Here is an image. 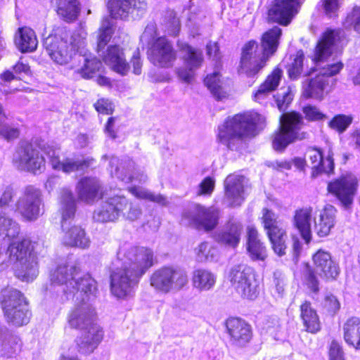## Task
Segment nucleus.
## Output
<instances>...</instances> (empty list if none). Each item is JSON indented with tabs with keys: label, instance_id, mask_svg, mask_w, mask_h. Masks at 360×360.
<instances>
[{
	"label": "nucleus",
	"instance_id": "1",
	"mask_svg": "<svg viewBox=\"0 0 360 360\" xmlns=\"http://www.w3.org/2000/svg\"><path fill=\"white\" fill-rule=\"evenodd\" d=\"M340 39V32L328 30L318 41L314 53V60L317 64L315 75L303 82L302 95L305 98L322 100L333 89L335 79L333 76L338 74L344 65L340 60L327 61L333 53L335 44Z\"/></svg>",
	"mask_w": 360,
	"mask_h": 360
},
{
	"label": "nucleus",
	"instance_id": "2",
	"mask_svg": "<svg viewBox=\"0 0 360 360\" xmlns=\"http://www.w3.org/2000/svg\"><path fill=\"white\" fill-rule=\"evenodd\" d=\"M94 293L95 292H92L87 296L84 295V299L81 300L72 299L75 302V306L69 311L67 316V321L70 328L83 331L77 340V345L79 352L86 354L92 353L103 337L102 328L95 323V309L89 303Z\"/></svg>",
	"mask_w": 360,
	"mask_h": 360
},
{
	"label": "nucleus",
	"instance_id": "3",
	"mask_svg": "<svg viewBox=\"0 0 360 360\" xmlns=\"http://www.w3.org/2000/svg\"><path fill=\"white\" fill-rule=\"evenodd\" d=\"M44 46L55 63L66 65L74 56L85 54L86 34L72 32L65 27H58L44 39Z\"/></svg>",
	"mask_w": 360,
	"mask_h": 360
},
{
	"label": "nucleus",
	"instance_id": "4",
	"mask_svg": "<svg viewBox=\"0 0 360 360\" xmlns=\"http://www.w3.org/2000/svg\"><path fill=\"white\" fill-rule=\"evenodd\" d=\"M282 30L275 26L265 32L259 46L256 41H250L243 48L240 68L248 76L255 75L277 50Z\"/></svg>",
	"mask_w": 360,
	"mask_h": 360
},
{
	"label": "nucleus",
	"instance_id": "5",
	"mask_svg": "<svg viewBox=\"0 0 360 360\" xmlns=\"http://www.w3.org/2000/svg\"><path fill=\"white\" fill-rule=\"evenodd\" d=\"M52 284L63 285L65 298L63 301L75 299L81 300L96 292V281L89 274H83L76 266L59 265L50 273Z\"/></svg>",
	"mask_w": 360,
	"mask_h": 360
},
{
	"label": "nucleus",
	"instance_id": "6",
	"mask_svg": "<svg viewBox=\"0 0 360 360\" xmlns=\"http://www.w3.org/2000/svg\"><path fill=\"white\" fill-rule=\"evenodd\" d=\"M255 117L250 114H238L228 118L218 128L217 139L231 150H238L243 140L256 135Z\"/></svg>",
	"mask_w": 360,
	"mask_h": 360
},
{
	"label": "nucleus",
	"instance_id": "7",
	"mask_svg": "<svg viewBox=\"0 0 360 360\" xmlns=\"http://www.w3.org/2000/svg\"><path fill=\"white\" fill-rule=\"evenodd\" d=\"M60 204L63 243L70 247L88 248L90 245V240L86 236L84 230L79 226L71 224V219L74 217L76 211V205L73 194L68 188L61 190Z\"/></svg>",
	"mask_w": 360,
	"mask_h": 360
},
{
	"label": "nucleus",
	"instance_id": "8",
	"mask_svg": "<svg viewBox=\"0 0 360 360\" xmlns=\"http://www.w3.org/2000/svg\"><path fill=\"white\" fill-rule=\"evenodd\" d=\"M142 210L124 195H116L103 201L94 213V219L98 222H115L120 217L129 221L138 220Z\"/></svg>",
	"mask_w": 360,
	"mask_h": 360
},
{
	"label": "nucleus",
	"instance_id": "9",
	"mask_svg": "<svg viewBox=\"0 0 360 360\" xmlns=\"http://www.w3.org/2000/svg\"><path fill=\"white\" fill-rule=\"evenodd\" d=\"M14 262V273L22 281H32L39 274L38 262L32 253V245L29 238L13 241L8 246Z\"/></svg>",
	"mask_w": 360,
	"mask_h": 360
},
{
	"label": "nucleus",
	"instance_id": "10",
	"mask_svg": "<svg viewBox=\"0 0 360 360\" xmlns=\"http://www.w3.org/2000/svg\"><path fill=\"white\" fill-rule=\"evenodd\" d=\"M0 302L6 321L15 326L29 323L31 312L23 294L14 288L1 290Z\"/></svg>",
	"mask_w": 360,
	"mask_h": 360
},
{
	"label": "nucleus",
	"instance_id": "11",
	"mask_svg": "<svg viewBox=\"0 0 360 360\" xmlns=\"http://www.w3.org/2000/svg\"><path fill=\"white\" fill-rule=\"evenodd\" d=\"M279 121V128L275 132L272 141L274 150H283L291 143L307 138V133L302 131L304 120L301 114L296 112L283 113Z\"/></svg>",
	"mask_w": 360,
	"mask_h": 360
},
{
	"label": "nucleus",
	"instance_id": "12",
	"mask_svg": "<svg viewBox=\"0 0 360 360\" xmlns=\"http://www.w3.org/2000/svg\"><path fill=\"white\" fill-rule=\"evenodd\" d=\"M188 283L187 274L178 268L165 266L155 270L150 277V286L158 292H178Z\"/></svg>",
	"mask_w": 360,
	"mask_h": 360
},
{
	"label": "nucleus",
	"instance_id": "13",
	"mask_svg": "<svg viewBox=\"0 0 360 360\" xmlns=\"http://www.w3.org/2000/svg\"><path fill=\"white\" fill-rule=\"evenodd\" d=\"M121 266L144 274L153 264V252L147 248L122 245L117 252Z\"/></svg>",
	"mask_w": 360,
	"mask_h": 360
},
{
	"label": "nucleus",
	"instance_id": "14",
	"mask_svg": "<svg viewBox=\"0 0 360 360\" xmlns=\"http://www.w3.org/2000/svg\"><path fill=\"white\" fill-rule=\"evenodd\" d=\"M221 211L214 206L195 204L182 214V220L198 230L210 231L219 224Z\"/></svg>",
	"mask_w": 360,
	"mask_h": 360
},
{
	"label": "nucleus",
	"instance_id": "15",
	"mask_svg": "<svg viewBox=\"0 0 360 360\" xmlns=\"http://www.w3.org/2000/svg\"><path fill=\"white\" fill-rule=\"evenodd\" d=\"M229 278L237 293L243 298L254 300L258 295V284L253 269L246 264L233 266Z\"/></svg>",
	"mask_w": 360,
	"mask_h": 360
},
{
	"label": "nucleus",
	"instance_id": "16",
	"mask_svg": "<svg viewBox=\"0 0 360 360\" xmlns=\"http://www.w3.org/2000/svg\"><path fill=\"white\" fill-rule=\"evenodd\" d=\"M16 210L27 221L37 220L44 211L41 191L32 185L25 186L15 204Z\"/></svg>",
	"mask_w": 360,
	"mask_h": 360
},
{
	"label": "nucleus",
	"instance_id": "17",
	"mask_svg": "<svg viewBox=\"0 0 360 360\" xmlns=\"http://www.w3.org/2000/svg\"><path fill=\"white\" fill-rule=\"evenodd\" d=\"M12 162L18 170L34 174L41 173L45 167L44 157L28 143H22L18 146L13 155Z\"/></svg>",
	"mask_w": 360,
	"mask_h": 360
},
{
	"label": "nucleus",
	"instance_id": "18",
	"mask_svg": "<svg viewBox=\"0 0 360 360\" xmlns=\"http://www.w3.org/2000/svg\"><path fill=\"white\" fill-rule=\"evenodd\" d=\"M143 275L127 268H117L110 275L111 293L117 299L125 300L132 297Z\"/></svg>",
	"mask_w": 360,
	"mask_h": 360
},
{
	"label": "nucleus",
	"instance_id": "19",
	"mask_svg": "<svg viewBox=\"0 0 360 360\" xmlns=\"http://www.w3.org/2000/svg\"><path fill=\"white\" fill-rule=\"evenodd\" d=\"M262 223L270 240L271 248L279 257L285 255L287 233L278 221L277 215L267 208L262 210Z\"/></svg>",
	"mask_w": 360,
	"mask_h": 360
},
{
	"label": "nucleus",
	"instance_id": "20",
	"mask_svg": "<svg viewBox=\"0 0 360 360\" xmlns=\"http://www.w3.org/2000/svg\"><path fill=\"white\" fill-rule=\"evenodd\" d=\"M109 165L110 168L108 169L110 174L124 183L129 184L136 181L142 184L148 179L147 175L136 168L135 163L129 158L120 160L116 157H112Z\"/></svg>",
	"mask_w": 360,
	"mask_h": 360
},
{
	"label": "nucleus",
	"instance_id": "21",
	"mask_svg": "<svg viewBox=\"0 0 360 360\" xmlns=\"http://www.w3.org/2000/svg\"><path fill=\"white\" fill-rule=\"evenodd\" d=\"M358 187V179L352 174H346L330 181L328 191L335 196L342 204L347 207L352 203Z\"/></svg>",
	"mask_w": 360,
	"mask_h": 360
},
{
	"label": "nucleus",
	"instance_id": "22",
	"mask_svg": "<svg viewBox=\"0 0 360 360\" xmlns=\"http://www.w3.org/2000/svg\"><path fill=\"white\" fill-rule=\"evenodd\" d=\"M45 153L50 158V162L54 169L69 174L83 170L89 167L94 162L93 158H66L63 160L59 158V150L49 146L45 148Z\"/></svg>",
	"mask_w": 360,
	"mask_h": 360
},
{
	"label": "nucleus",
	"instance_id": "23",
	"mask_svg": "<svg viewBox=\"0 0 360 360\" xmlns=\"http://www.w3.org/2000/svg\"><path fill=\"white\" fill-rule=\"evenodd\" d=\"M148 58L156 66L168 68L176 60V53L165 37H159L151 44L148 50Z\"/></svg>",
	"mask_w": 360,
	"mask_h": 360
},
{
	"label": "nucleus",
	"instance_id": "24",
	"mask_svg": "<svg viewBox=\"0 0 360 360\" xmlns=\"http://www.w3.org/2000/svg\"><path fill=\"white\" fill-rule=\"evenodd\" d=\"M146 0H110L108 8L114 18L124 19L129 15L133 17L142 15L147 9Z\"/></svg>",
	"mask_w": 360,
	"mask_h": 360
},
{
	"label": "nucleus",
	"instance_id": "25",
	"mask_svg": "<svg viewBox=\"0 0 360 360\" xmlns=\"http://www.w3.org/2000/svg\"><path fill=\"white\" fill-rule=\"evenodd\" d=\"M300 6V0H274L268 12L269 20L288 25L298 13Z\"/></svg>",
	"mask_w": 360,
	"mask_h": 360
},
{
	"label": "nucleus",
	"instance_id": "26",
	"mask_svg": "<svg viewBox=\"0 0 360 360\" xmlns=\"http://www.w3.org/2000/svg\"><path fill=\"white\" fill-rule=\"evenodd\" d=\"M78 198L86 203L92 204L101 199L105 191L101 181L96 177H84L77 184Z\"/></svg>",
	"mask_w": 360,
	"mask_h": 360
},
{
	"label": "nucleus",
	"instance_id": "27",
	"mask_svg": "<svg viewBox=\"0 0 360 360\" xmlns=\"http://www.w3.org/2000/svg\"><path fill=\"white\" fill-rule=\"evenodd\" d=\"M182 52L186 68L178 70L179 77L186 82H190L193 76V70L200 66L202 62V52L195 49L186 43H178Z\"/></svg>",
	"mask_w": 360,
	"mask_h": 360
},
{
	"label": "nucleus",
	"instance_id": "28",
	"mask_svg": "<svg viewBox=\"0 0 360 360\" xmlns=\"http://www.w3.org/2000/svg\"><path fill=\"white\" fill-rule=\"evenodd\" d=\"M245 177L238 174H230L224 181L225 201L229 207L240 206L245 200Z\"/></svg>",
	"mask_w": 360,
	"mask_h": 360
},
{
	"label": "nucleus",
	"instance_id": "29",
	"mask_svg": "<svg viewBox=\"0 0 360 360\" xmlns=\"http://www.w3.org/2000/svg\"><path fill=\"white\" fill-rule=\"evenodd\" d=\"M98 54L104 63L113 71L121 75H127L129 65L127 62L124 50L120 46H108L105 50L103 49Z\"/></svg>",
	"mask_w": 360,
	"mask_h": 360
},
{
	"label": "nucleus",
	"instance_id": "30",
	"mask_svg": "<svg viewBox=\"0 0 360 360\" xmlns=\"http://www.w3.org/2000/svg\"><path fill=\"white\" fill-rule=\"evenodd\" d=\"M226 327L231 340L238 347H244L252 338L251 326L239 318H229L226 321Z\"/></svg>",
	"mask_w": 360,
	"mask_h": 360
},
{
	"label": "nucleus",
	"instance_id": "31",
	"mask_svg": "<svg viewBox=\"0 0 360 360\" xmlns=\"http://www.w3.org/2000/svg\"><path fill=\"white\" fill-rule=\"evenodd\" d=\"M308 167L312 169L311 176H317L321 173L330 174L334 169L333 154L329 153L326 160L323 159L322 153L316 148H309L305 153Z\"/></svg>",
	"mask_w": 360,
	"mask_h": 360
},
{
	"label": "nucleus",
	"instance_id": "32",
	"mask_svg": "<svg viewBox=\"0 0 360 360\" xmlns=\"http://www.w3.org/2000/svg\"><path fill=\"white\" fill-rule=\"evenodd\" d=\"M314 209L309 206L296 210L292 219L293 226L298 231L307 244L312 239L311 221L314 220Z\"/></svg>",
	"mask_w": 360,
	"mask_h": 360
},
{
	"label": "nucleus",
	"instance_id": "33",
	"mask_svg": "<svg viewBox=\"0 0 360 360\" xmlns=\"http://www.w3.org/2000/svg\"><path fill=\"white\" fill-rule=\"evenodd\" d=\"M315 271L320 276L327 279L335 278L340 272L338 264L332 259L328 252L318 250L313 256Z\"/></svg>",
	"mask_w": 360,
	"mask_h": 360
},
{
	"label": "nucleus",
	"instance_id": "34",
	"mask_svg": "<svg viewBox=\"0 0 360 360\" xmlns=\"http://www.w3.org/2000/svg\"><path fill=\"white\" fill-rule=\"evenodd\" d=\"M336 212V209L328 205L314 217V229L318 236L322 238L330 234L335 224Z\"/></svg>",
	"mask_w": 360,
	"mask_h": 360
},
{
	"label": "nucleus",
	"instance_id": "35",
	"mask_svg": "<svg viewBox=\"0 0 360 360\" xmlns=\"http://www.w3.org/2000/svg\"><path fill=\"white\" fill-rule=\"evenodd\" d=\"M242 231L243 226L240 223L230 221L224 229L216 234L215 239L219 244L235 248L240 240Z\"/></svg>",
	"mask_w": 360,
	"mask_h": 360
},
{
	"label": "nucleus",
	"instance_id": "36",
	"mask_svg": "<svg viewBox=\"0 0 360 360\" xmlns=\"http://www.w3.org/2000/svg\"><path fill=\"white\" fill-rule=\"evenodd\" d=\"M248 241L247 251L249 257L253 261L264 262L267 256L266 246L258 238V232L253 226L247 229Z\"/></svg>",
	"mask_w": 360,
	"mask_h": 360
},
{
	"label": "nucleus",
	"instance_id": "37",
	"mask_svg": "<svg viewBox=\"0 0 360 360\" xmlns=\"http://www.w3.org/2000/svg\"><path fill=\"white\" fill-rule=\"evenodd\" d=\"M14 42L18 50L22 53L34 51L38 44L35 32L27 27L18 29L15 34Z\"/></svg>",
	"mask_w": 360,
	"mask_h": 360
},
{
	"label": "nucleus",
	"instance_id": "38",
	"mask_svg": "<svg viewBox=\"0 0 360 360\" xmlns=\"http://www.w3.org/2000/svg\"><path fill=\"white\" fill-rule=\"evenodd\" d=\"M283 71L279 68H276L271 74H269L265 81L259 86L258 90L254 94V100L258 103H262L269 94L276 90L278 86Z\"/></svg>",
	"mask_w": 360,
	"mask_h": 360
},
{
	"label": "nucleus",
	"instance_id": "39",
	"mask_svg": "<svg viewBox=\"0 0 360 360\" xmlns=\"http://www.w3.org/2000/svg\"><path fill=\"white\" fill-rule=\"evenodd\" d=\"M345 342L356 349H360V319L352 317L343 325Z\"/></svg>",
	"mask_w": 360,
	"mask_h": 360
},
{
	"label": "nucleus",
	"instance_id": "40",
	"mask_svg": "<svg viewBox=\"0 0 360 360\" xmlns=\"http://www.w3.org/2000/svg\"><path fill=\"white\" fill-rule=\"evenodd\" d=\"M57 13L68 22L77 20L80 12L79 3L77 0H55Z\"/></svg>",
	"mask_w": 360,
	"mask_h": 360
},
{
	"label": "nucleus",
	"instance_id": "41",
	"mask_svg": "<svg viewBox=\"0 0 360 360\" xmlns=\"http://www.w3.org/2000/svg\"><path fill=\"white\" fill-rule=\"evenodd\" d=\"M300 316L306 330L312 333H316L321 328L320 321L316 311L311 307L309 302H304L300 306Z\"/></svg>",
	"mask_w": 360,
	"mask_h": 360
},
{
	"label": "nucleus",
	"instance_id": "42",
	"mask_svg": "<svg viewBox=\"0 0 360 360\" xmlns=\"http://www.w3.org/2000/svg\"><path fill=\"white\" fill-rule=\"evenodd\" d=\"M192 281L194 288L200 291H207L214 287L216 276L210 271L198 269L193 271Z\"/></svg>",
	"mask_w": 360,
	"mask_h": 360
},
{
	"label": "nucleus",
	"instance_id": "43",
	"mask_svg": "<svg viewBox=\"0 0 360 360\" xmlns=\"http://www.w3.org/2000/svg\"><path fill=\"white\" fill-rule=\"evenodd\" d=\"M205 84L216 99L222 100L227 97L225 86L220 79L219 72H214L207 75L205 79Z\"/></svg>",
	"mask_w": 360,
	"mask_h": 360
},
{
	"label": "nucleus",
	"instance_id": "44",
	"mask_svg": "<svg viewBox=\"0 0 360 360\" xmlns=\"http://www.w3.org/2000/svg\"><path fill=\"white\" fill-rule=\"evenodd\" d=\"M79 58H82L84 63V66L78 70L83 78H92L102 67L101 62L94 57L91 58L86 49L85 54H79Z\"/></svg>",
	"mask_w": 360,
	"mask_h": 360
},
{
	"label": "nucleus",
	"instance_id": "45",
	"mask_svg": "<svg viewBox=\"0 0 360 360\" xmlns=\"http://www.w3.org/2000/svg\"><path fill=\"white\" fill-rule=\"evenodd\" d=\"M20 231L19 224L5 213H0V236L15 238Z\"/></svg>",
	"mask_w": 360,
	"mask_h": 360
},
{
	"label": "nucleus",
	"instance_id": "46",
	"mask_svg": "<svg viewBox=\"0 0 360 360\" xmlns=\"http://www.w3.org/2000/svg\"><path fill=\"white\" fill-rule=\"evenodd\" d=\"M162 26L169 35L176 36L181 30V22L176 13L173 10H167L163 17Z\"/></svg>",
	"mask_w": 360,
	"mask_h": 360
},
{
	"label": "nucleus",
	"instance_id": "47",
	"mask_svg": "<svg viewBox=\"0 0 360 360\" xmlns=\"http://www.w3.org/2000/svg\"><path fill=\"white\" fill-rule=\"evenodd\" d=\"M113 33L112 25L109 18L103 19L98 30V53H101L110 41Z\"/></svg>",
	"mask_w": 360,
	"mask_h": 360
},
{
	"label": "nucleus",
	"instance_id": "48",
	"mask_svg": "<svg viewBox=\"0 0 360 360\" xmlns=\"http://www.w3.org/2000/svg\"><path fill=\"white\" fill-rule=\"evenodd\" d=\"M304 55L302 51H298L291 63L287 67L288 77L292 80L297 79L303 72Z\"/></svg>",
	"mask_w": 360,
	"mask_h": 360
},
{
	"label": "nucleus",
	"instance_id": "49",
	"mask_svg": "<svg viewBox=\"0 0 360 360\" xmlns=\"http://www.w3.org/2000/svg\"><path fill=\"white\" fill-rule=\"evenodd\" d=\"M196 259L200 262L212 261L217 255V250L208 242H202L195 249Z\"/></svg>",
	"mask_w": 360,
	"mask_h": 360
},
{
	"label": "nucleus",
	"instance_id": "50",
	"mask_svg": "<svg viewBox=\"0 0 360 360\" xmlns=\"http://www.w3.org/2000/svg\"><path fill=\"white\" fill-rule=\"evenodd\" d=\"M274 98L279 110L285 111L288 105L291 103L293 95L290 88L288 86L286 88L281 89L280 91L278 92L276 96H274Z\"/></svg>",
	"mask_w": 360,
	"mask_h": 360
},
{
	"label": "nucleus",
	"instance_id": "51",
	"mask_svg": "<svg viewBox=\"0 0 360 360\" xmlns=\"http://www.w3.org/2000/svg\"><path fill=\"white\" fill-rule=\"evenodd\" d=\"M352 117L338 115L330 121L328 124L332 129H336L339 132H343L352 124Z\"/></svg>",
	"mask_w": 360,
	"mask_h": 360
},
{
	"label": "nucleus",
	"instance_id": "52",
	"mask_svg": "<svg viewBox=\"0 0 360 360\" xmlns=\"http://www.w3.org/2000/svg\"><path fill=\"white\" fill-rule=\"evenodd\" d=\"M302 111L306 119L309 121L319 122L325 120L327 118L326 115L321 112L316 106L307 105L303 108Z\"/></svg>",
	"mask_w": 360,
	"mask_h": 360
},
{
	"label": "nucleus",
	"instance_id": "53",
	"mask_svg": "<svg viewBox=\"0 0 360 360\" xmlns=\"http://www.w3.org/2000/svg\"><path fill=\"white\" fill-rule=\"evenodd\" d=\"M20 135V131L16 127L9 125H0V136L4 139L10 141L17 139Z\"/></svg>",
	"mask_w": 360,
	"mask_h": 360
},
{
	"label": "nucleus",
	"instance_id": "54",
	"mask_svg": "<svg viewBox=\"0 0 360 360\" xmlns=\"http://www.w3.org/2000/svg\"><path fill=\"white\" fill-rule=\"evenodd\" d=\"M323 307L329 314H334L339 310L340 304L335 296L328 295L325 297Z\"/></svg>",
	"mask_w": 360,
	"mask_h": 360
},
{
	"label": "nucleus",
	"instance_id": "55",
	"mask_svg": "<svg viewBox=\"0 0 360 360\" xmlns=\"http://www.w3.org/2000/svg\"><path fill=\"white\" fill-rule=\"evenodd\" d=\"M96 110L102 114H112L114 110L112 103L108 99L101 98L94 103Z\"/></svg>",
	"mask_w": 360,
	"mask_h": 360
},
{
	"label": "nucleus",
	"instance_id": "56",
	"mask_svg": "<svg viewBox=\"0 0 360 360\" xmlns=\"http://www.w3.org/2000/svg\"><path fill=\"white\" fill-rule=\"evenodd\" d=\"M214 188V180L210 176L206 177L199 185L197 194L210 195Z\"/></svg>",
	"mask_w": 360,
	"mask_h": 360
},
{
	"label": "nucleus",
	"instance_id": "57",
	"mask_svg": "<svg viewBox=\"0 0 360 360\" xmlns=\"http://www.w3.org/2000/svg\"><path fill=\"white\" fill-rule=\"evenodd\" d=\"M330 360H345L341 345L336 340H333L329 349Z\"/></svg>",
	"mask_w": 360,
	"mask_h": 360
},
{
	"label": "nucleus",
	"instance_id": "58",
	"mask_svg": "<svg viewBox=\"0 0 360 360\" xmlns=\"http://www.w3.org/2000/svg\"><path fill=\"white\" fill-rule=\"evenodd\" d=\"M326 14L329 17L336 15L340 5V0H322Z\"/></svg>",
	"mask_w": 360,
	"mask_h": 360
},
{
	"label": "nucleus",
	"instance_id": "59",
	"mask_svg": "<svg viewBox=\"0 0 360 360\" xmlns=\"http://www.w3.org/2000/svg\"><path fill=\"white\" fill-rule=\"evenodd\" d=\"M15 195V191L11 186H7L3 191L0 198V207L6 206L12 201Z\"/></svg>",
	"mask_w": 360,
	"mask_h": 360
},
{
	"label": "nucleus",
	"instance_id": "60",
	"mask_svg": "<svg viewBox=\"0 0 360 360\" xmlns=\"http://www.w3.org/2000/svg\"><path fill=\"white\" fill-rule=\"evenodd\" d=\"M129 192L138 199L148 200L150 191L139 186H131L128 188Z\"/></svg>",
	"mask_w": 360,
	"mask_h": 360
},
{
	"label": "nucleus",
	"instance_id": "61",
	"mask_svg": "<svg viewBox=\"0 0 360 360\" xmlns=\"http://www.w3.org/2000/svg\"><path fill=\"white\" fill-rule=\"evenodd\" d=\"M274 283L277 292L282 295L284 292L285 276L280 271H276L274 274Z\"/></svg>",
	"mask_w": 360,
	"mask_h": 360
},
{
	"label": "nucleus",
	"instance_id": "62",
	"mask_svg": "<svg viewBox=\"0 0 360 360\" xmlns=\"http://www.w3.org/2000/svg\"><path fill=\"white\" fill-rule=\"evenodd\" d=\"M155 27L154 25H148L146 26L144 32L141 36V41L142 42L150 43L153 40L155 36Z\"/></svg>",
	"mask_w": 360,
	"mask_h": 360
},
{
	"label": "nucleus",
	"instance_id": "63",
	"mask_svg": "<svg viewBox=\"0 0 360 360\" xmlns=\"http://www.w3.org/2000/svg\"><path fill=\"white\" fill-rule=\"evenodd\" d=\"M148 200L161 206H167L169 204L167 196L159 193H153L151 191L150 192Z\"/></svg>",
	"mask_w": 360,
	"mask_h": 360
},
{
	"label": "nucleus",
	"instance_id": "64",
	"mask_svg": "<svg viewBox=\"0 0 360 360\" xmlns=\"http://www.w3.org/2000/svg\"><path fill=\"white\" fill-rule=\"evenodd\" d=\"M354 30L360 32V7H354L351 14Z\"/></svg>",
	"mask_w": 360,
	"mask_h": 360
}]
</instances>
